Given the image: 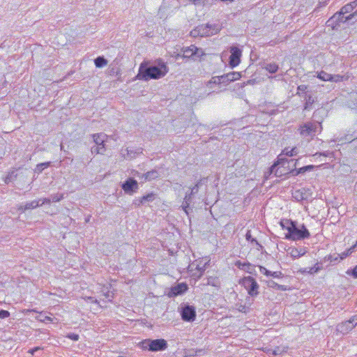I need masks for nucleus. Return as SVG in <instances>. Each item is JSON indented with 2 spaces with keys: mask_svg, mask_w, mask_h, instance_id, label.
I'll return each mask as SVG.
<instances>
[{
  "mask_svg": "<svg viewBox=\"0 0 357 357\" xmlns=\"http://www.w3.org/2000/svg\"><path fill=\"white\" fill-rule=\"evenodd\" d=\"M190 204V202L185 201L183 199V204L181 205V207H182L183 210L185 211V213L186 214H188V210Z\"/></svg>",
  "mask_w": 357,
  "mask_h": 357,
  "instance_id": "8fccbe9b",
  "label": "nucleus"
},
{
  "mask_svg": "<svg viewBox=\"0 0 357 357\" xmlns=\"http://www.w3.org/2000/svg\"><path fill=\"white\" fill-rule=\"evenodd\" d=\"M264 68L270 73H275L278 70L279 66L275 63H269L265 64Z\"/></svg>",
  "mask_w": 357,
  "mask_h": 357,
  "instance_id": "412c9836",
  "label": "nucleus"
},
{
  "mask_svg": "<svg viewBox=\"0 0 357 357\" xmlns=\"http://www.w3.org/2000/svg\"><path fill=\"white\" fill-rule=\"evenodd\" d=\"M283 163L284 160L283 159H280ZM280 164V162L278 160L277 162H275L270 168V174H274L276 176H281L283 174V172L280 170V167H278V166Z\"/></svg>",
  "mask_w": 357,
  "mask_h": 357,
  "instance_id": "f3484780",
  "label": "nucleus"
},
{
  "mask_svg": "<svg viewBox=\"0 0 357 357\" xmlns=\"http://www.w3.org/2000/svg\"><path fill=\"white\" fill-rule=\"evenodd\" d=\"M259 271L261 273L267 276V275L270 274V271L267 270L265 267L259 266Z\"/></svg>",
  "mask_w": 357,
  "mask_h": 357,
  "instance_id": "5fc2aeb1",
  "label": "nucleus"
},
{
  "mask_svg": "<svg viewBox=\"0 0 357 357\" xmlns=\"http://www.w3.org/2000/svg\"><path fill=\"white\" fill-rule=\"evenodd\" d=\"M357 325V314L351 317L349 320L337 325L336 330L343 334L348 333Z\"/></svg>",
  "mask_w": 357,
  "mask_h": 357,
  "instance_id": "0eeeda50",
  "label": "nucleus"
},
{
  "mask_svg": "<svg viewBox=\"0 0 357 357\" xmlns=\"http://www.w3.org/2000/svg\"><path fill=\"white\" fill-rule=\"evenodd\" d=\"M199 184V183H197L193 188H191V191H190V194L193 195L197 194L198 192Z\"/></svg>",
  "mask_w": 357,
  "mask_h": 357,
  "instance_id": "4d7b16f0",
  "label": "nucleus"
},
{
  "mask_svg": "<svg viewBox=\"0 0 357 357\" xmlns=\"http://www.w3.org/2000/svg\"><path fill=\"white\" fill-rule=\"evenodd\" d=\"M294 224L295 222H293L289 220H282L280 222V225L282 227V229L287 230L288 233L290 231V229H291Z\"/></svg>",
  "mask_w": 357,
  "mask_h": 357,
  "instance_id": "4be33fe9",
  "label": "nucleus"
},
{
  "mask_svg": "<svg viewBox=\"0 0 357 357\" xmlns=\"http://www.w3.org/2000/svg\"><path fill=\"white\" fill-rule=\"evenodd\" d=\"M310 236V232L304 225H302L300 227H298L295 222L291 229H290V231L286 234V238L293 241H298L308 238Z\"/></svg>",
  "mask_w": 357,
  "mask_h": 357,
  "instance_id": "39448f33",
  "label": "nucleus"
},
{
  "mask_svg": "<svg viewBox=\"0 0 357 357\" xmlns=\"http://www.w3.org/2000/svg\"><path fill=\"white\" fill-rule=\"evenodd\" d=\"M159 176V173L156 170H151L144 174L145 179L153 180Z\"/></svg>",
  "mask_w": 357,
  "mask_h": 357,
  "instance_id": "393cba45",
  "label": "nucleus"
},
{
  "mask_svg": "<svg viewBox=\"0 0 357 357\" xmlns=\"http://www.w3.org/2000/svg\"><path fill=\"white\" fill-rule=\"evenodd\" d=\"M321 269L320 266L318 263H317L313 267L310 268V270L308 271V273L310 274H313L315 273H317Z\"/></svg>",
  "mask_w": 357,
  "mask_h": 357,
  "instance_id": "49530a36",
  "label": "nucleus"
},
{
  "mask_svg": "<svg viewBox=\"0 0 357 357\" xmlns=\"http://www.w3.org/2000/svg\"><path fill=\"white\" fill-rule=\"evenodd\" d=\"M356 247V245L352 246L351 248H350L349 249H348L347 250L342 252L340 255V259H344V258H346L347 256H349V255H351L353 252H354V250Z\"/></svg>",
  "mask_w": 357,
  "mask_h": 357,
  "instance_id": "a19ab883",
  "label": "nucleus"
},
{
  "mask_svg": "<svg viewBox=\"0 0 357 357\" xmlns=\"http://www.w3.org/2000/svg\"><path fill=\"white\" fill-rule=\"evenodd\" d=\"M133 205H135L136 207H139L141 205L144 204L143 203V201L142 200L141 197L140 198H136L134 199L133 201Z\"/></svg>",
  "mask_w": 357,
  "mask_h": 357,
  "instance_id": "603ef678",
  "label": "nucleus"
},
{
  "mask_svg": "<svg viewBox=\"0 0 357 357\" xmlns=\"http://www.w3.org/2000/svg\"><path fill=\"white\" fill-rule=\"evenodd\" d=\"M40 349H41V348H40V347H34V348H33V349H29V353H30L31 354H32V355H33V354H34V353H35L36 351H39V350H40Z\"/></svg>",
  "mask_w": 357,
  "mask_h": 357,
  "instance_id": "69168bd1",
  "label": "nucleus"
},
{
  "mask_svg": "<svg viewBox=\"0 0 357 357\" xmlns=\"http://www.w3.org/2000/svg\"><path fill=\"white\" fill-rule=\"evenodd\" d=\"M222 84V76L213 77L210 81L207 82V86H210L211 84Z\"/></svg>",
  "mask_w": 357,
  "mask_h": 357,
  "instance_id": "c85d7f7f",
  "label": "nucleus"
},
{
  "mask_svg": "<svg viewBox=\"0 0 357 357\" xmlns=\"http://www.w3.org/2000/svg\"><path fill=\"white\" fill-rule=\"evenodd\" d=\"M83 298L85 301H91V303H96V304L98 303V300L96 298L92 297V296H85V297H83Z\"/></svg>",
  "mask_w": 357,
  "mask_h": 357,
  "instance_id": "6e6d98bb",
  "label": "nucleus"
},
{
  "mask_svg": "<svg viewBox=\"0 0 357 357\" xmlns=\"http://www.w3.org/2000/svg\"><path fill=\"white\" fill-rule=\"evenodd\" d=\"M305 103L304 105V109L309 110L311 109V106L314 102V98L311 95H305Z\"/></svg>",
  "mask_w": 357,
  "mask_h": 357,
  "instance_id": "6ab92c4d",
  "label": "nucleus"
},
{
  "mask_svg": "<svg viewBox=\"0 0 357 357\" xmlns=\"http://www.w3.org/2000/svg\"><path fill=\"white\" fill-rule=\"evenodd\" d=\"M40 200V206H42L45 204H50L51 202V199H49V198H44V199H41Z\"/></svg>",
  "mask_w": 357,
  "mask_h": 357,
  "instance_id": "680f3d73",
  "label": "nucleus"
},
{
  "mask_svg": "<svg viewBox=\"0 0 357 357\" xmlns=\"http://www.w3.org/2000/svg\"><path fill=\"white\" fill-rule=\"evenodd\" d=\"M125 192L132 194L138 188V183L134 178H128L121 185Z\"/></svg>",
  "mask_w": 357,
  "mask_h": 357,
  "instance_id": "f8f14e48",
  "label": "nucleus"
},
{
  "mask_svg": "<svg viewBox=\"0 0 357 357\" xmlns=\"http://www.w3.org/2000/svg\"><path fill=\"white\" fill-rule=\"evenodd\" d=\"M17 177V173L16 170H12L4 177L3 181L6 183H9L14 181Z\"/></svg>",
  "mask_w": 357,
  "mask_h": 357,
  "instance_id": "a211bd4d",
  "label": "nucleus"
},
{
  "mask_svg": "<svg viewBox=\"0 0 357 357\" xmlns=\"http://www.w3.org/2000/svg\"><path fill=\"white\" fill-rule=\"evenodd\" d=\"M50 165V162H42L36 165V171L40 173L44 169L47 168Z\"/></svg>",
  "mask_w": 357,
  "mask_h": 357,
  "instance_id": "f704fd0d",
  "label": "nucleus"
},
{
  "mask_svg": "<svg viewBox=\"0 0 357 357\" xmlns=\"http://www.w3.org/2000/svg\"><path fill=\"white\" fill-rule=\"evenodd\" d=\"M40 200H33L24 205V210L36 208L40 206Z\"/></svg>",
  "mask_w": 357,
  "mask_h": 357,
  "instance_id": "bb28decb",
  "label": "nucleus"
},
{
  "mask_svg": "<svg viewBox=\"0 0 357 357\" xmlns=\"http://www.w3.org/2000/svg\"><path fill=\"white\" fill-rule=\"evenodd\" d=\"M236 306L238 307L237 309L240 312L245 313L248 310V307H246L245 305L237 304Z\"/></svg>",
  "mask_w": 357,
  "mask_h": 357,
  "instance_id": "bf43d9fd",
  "label": "nucleus"
},
{
  "mask_svg": "<svg viewBox=\"0 0 357 357\" xmlns=\"http://www.w3.org/2000/svg\"><path fill=\"white\" fill-rule=\"evenodd\" d=\"M190 272L192 273L191 277L194 278L196 280L199 279L204 274L203 272L195 269V267H194L193 271Z\"/></svg>",
  "mask_w": 357,
  "mask_h": 357,
  "instance_id": "ea45409f",
  "label": "nucleus"
},
{
  "mask_svg": "<svg viewBox=\"0 0 357 357\" xmlns=\"http://www.w3.org/2000/svg\"><path fill=\"white\" fill-rule=\"evenodd\" d=\"M331 75L324 70L320 71L317 74V77L322 81H330L331 80Z\"/></svg>",
  "mask_w": 357,
  "mask_h": 357,
  "instance_id": "c756f323",
  "label": "nucleus"
},
{
  "mask_svg": "<svg viewBox=\"0 0 357 357\" xmlns=\"http://www.w3.org/2000/svg\"><path fill=\"white\" fill-rule=\"evenodd\" d=\"M192 195L190 194V193H186L185 197H184V200L185 201H187V202H189L191 203V201H192Z\"/></svg>",
  "mask_w": 357,
  "mask_h": 357,
  "instance_id": "0e129e2a",
  "label": "nucleus"
},
{
  "mask_svg": "<svg viewBox=\"0 0 357 357\" xmlns=\"http://www.w3.org/2000/svg\"><path fill=\"white\" fill-rule=\"evenodd\" d=\"M192 2L195 5H199L202 3V0H189Z\"/></svg>",
  "mask_w": 357,
  "mask_h": 357,
  "instance_id": "338daca9",
  "label": "nucleus"
},
{
  "mask_svg": "<svg viewBox=\"0 0 357 357\" xmlns=\"http://www.w3.org/2000/svg\"><path fill=\"white\" fill-rule=\"evenodd\" d=\"M206 284L218 287H220V282L217 277H208Z\"/></svg>",
  "mask_w": 357,
  "mask_h": 357,
  "instance_id": "b1692460",
  "label": "nucleus"
},
{
  "mask_svg": "<svg viewBox=\"0 0 357 357\" xmlns=\"http://www.w3.org/2000/svg\"><path fill=\"white\" fill-rule=\"evenodd\" d=\"M36 319L42 322L45 321H52V319L51 317L47 315H44L43 313H40L39 315L36 317Z\"/></svg>",
  "mask_w": 357,
  "mask_h": 357,
  "instance_id": "58836bf2",
  "label": "nucleus"
},
{
  "mask_svg": "<svg viewBox=\"0 0 357 357\" xmlns=\"http://www.w3.org/2000/svg\"><path fill=\"white\" fill-rule=\"evenodd\" d=\"M169 68L165 63H162L159 66H151L146 67L142 63L139 68L136 79L144 81L149 79H158L163 77L167 73Z\"/></svg>",
  "mask_w": 357,
  "mask_h": 357,
  "instance_id": "f257e3e1",
  "label": "nucleus"
},
{
  "mask_svg": "<svg viewBox=\"0 0 357 357\" xmlns=\"http://www.w3.org/2000/svg\"><path fill=\"white\" fill-rule=\"evenodd\" d=\"M51 197H52L51 201H52L54 202H57L61 201L63 198V194H61V193H56V194L52 195L51 196Z\"/></svg>",
  "mask_w": 357,
  "mask_h": 357,
  "instance_id": "37998d69",
  "label": "nucleus"
},
{
  "mask_svg": "<svg viewBox=\"0 0 357 357\" xmlns=\"http://www.w3.org/2000/svg\"><path fill=\"white\" fill-rule=\"evenodd\" d=\"M306 252V250L305 248H293L289 251L290 256L294 259H297L301 256H303Z\"/></svg>",
  "mask_w": 357,
  "mask_h": 357,
  "instance_id": "dca6fc26",
  "label": "nucleus"
},
{
  "mask_svg": "<svg viewBox=\"0 0 357 357\" xmlns=\"http://www.w3.org/2000/svg\"><path fill=\"white\" fill-rule=\"evenodd\" d=\"M230 52L231 55L229 57V65L231 67L234 68L237 66L241 62L242 51L237 47H231Z\"/></svg>",
  "mask_w": 357,
  "mask_h": 357,
  "instance_id": "9d476101",
  "label": "nucleus"
},
{
  "mask_svg": "<svg viewBox=\"0 0 357 357\" xmlns=\"http://www.w3.org/2000/svg\"><path fill=\"white\" fill-rule=\"evenodd\" d=\"M298 153V149L296 147H294L291 149H289V148H285L282 151V154H284L287 156H294L296 155Z\"/></svg>",
  "mask_w": 357,
  "mask_h": 357,
  "instance_id": "a878e982",
  "label": "nucleus"
},
{
  "mask_svg": "<svg viewBox=\"0 0 357 357\" xmlns=\"http://www.w3.org/2000/svg\"><path fill=\"white\" fill-rule=\"evenodd\" d=\"M314 166H313V165H307V166L301 167L298 170H296V173L295 174V175L305 173L306 171L312 170L314 169Z\"/></svg>",
  "mask_w": 357,
  "mask_h": 357,
  "instance_id": "4c0bfd02",
  "label": "nucleus"
},
{
  "mask_svg": "<svg viewBox=\"0 0 357 357\" xmlns=\"http://www.w3.org/2000/svg\"><path fill=\"white\" fill-rule=\"evenodd\" d=\"M93 142L97 145L91 148L92 153L102 154L105 151V142L107 140V135L105 133H96L92 135Z\"/></svg>",
  "mask_w": 357,
  "mask_h": 357,
  "instance_id": "423d86ee",
  "label": "nucleus"
},
{
  "mask_svg": "<svg viewBox=\"0 0 357 357\" xmlns=\"http://www.w3.org/2000/svg\"><path fill=\"white\" fill-rule=\"evenodd\" d=\"M188 285L185 283H178L175 286L172 287L169 293V296H177L178 295H181L184 294L188 290Z\"/></svg>",
  "mask_w": 357,
  "mask_h": 357,
  "instance_id": "ddd939ff",
  "label": "nucleus"
},
{
  "mask_svg": "<svg viewBox=\"0 0 357 357\" xmlns=\"http://www.w3.org/2000/svg\"><path fill=\"white\" fill-rule=\"evenodd\" d=\"M155 195L153 192L149 193L146 195H144L141 197L143 203L145 204L146 202H151L155 199Z\"/></svg>",
  "mask_w": 357,
  "mask_h": 357,
  "instance_id": "2f4dec72",
  "label": "nucleus"
},
{
  "mask_svg": "<svg viewBox=\"0 0 357 357\" xmlns=\"http://www.w3.org/2000/svg\"><path fill=\"white\" fill-rule=\"evenodd\" d=\"M347 273L348 275L351 274L355 278H357V266L351 271H347Z\"/></svg>",
  "mask_w": 357,
  "mask_h": 357,
  "instance_id": "052dcab7",
  "label": "nucleus"
},
{
  "mask_svg": "<svg viewBox=\"0 0 357 357\" xmlns=\"http://www.w3.org/2000/svg\"><path fill=\"white\" fill-rule=\"evenodd\" d=\"M245 238L247 241H250L252 243H255L257 245L259 246V248H257L258 250H259V248H261L262 246L258 243V241L252 236V234H251V231L250 230H248L245 234Z\"/></svg>",
  "mask_w": 357,
  "mask_h": 357,
  "instance_id": "7c9ffc66",
  "label": "nucleus"
},
{
  "mask_svg": "<svg viewBox=\"0 0 357 357\" xmlns=\"http://www.w3.org/2000/svg\"><path fill=\"white\" fill-rule=\"evenodd\" d=\"M282 275H282V272H280V271H274V272L270 271V274L267 275V276H272L273 278H282Z\"/></svg>",
  "mask_w": 357,
  "mask_h": 357,
  "instance_id": "09e8293b",
  "label": "nucleus"
},
{
  "mask_svg": "<svg viewBox=\"0 0 357 357\" xmlns=\"http://www.w3.org/2000/svg\"><path fill=\"white\" fill-rule=\"evenodd\" d=\"M243 284L245 287L248 289V294L252 296H256L258 294L257 289L259 285L256 280L252 277H246L243 280Z\"/></svg>",
  "mask_w": 357,
  "mask_h": 357,
  "instance_id": "1a4fd4ad",
  "label": "nucleus"
},
{
  "mask_svg": "<svg viewBox=\"0 0 357 357\" xmlns=\"http://www.w3.org/2000/svg\"><path fill=\"white\" fill-rule=\"evenodd\" d=\"M331 154H332V153L330 151H325V152H321V153L317 152L314 155V156L323 155L325 157H328V156L331 155Z\"/></svg>",
  "mask_w": 357,
  "mask_h": 357,
  "instance_id": "13d9d810",
  "label": "nucleus"
},
{
  "mask_svg": "<svg viewBox=\"0 0 357 357\" xmlns=\"http://www.w3.org/2000/svg\"><path fill=\"white\" fill-rule=\"evenodd\" d=\"M354 9L352 7V4L347 3V5H345L344 6H343L341 8L340 11L342 12V13L345 15V14H347V13L351 12Z\"/></svg>",
  "mask_w": 357,
  "mask_h": 357,
  "instance_id": "79ce46f5",
  "label": "nucleus"
},
{
  "mask_svg": "<svg viewBox=\"0 0 357 357\" xmlns=\"http://www.w3.org/2000/svg\"><path fill=\"white\" fill-rule=\"evenodd\" d=\"M307 86L306 85L302 84L299 85L297 87V93L296 94L298 96H301V93H305V91L307 90Z\"/></svg>",
  "mask_w": 357,
  "mask_h": 357,
  "instance_id": "a18cd8bd",
  "label": "nucleus"
},
{
  "mask_svg": "<svg viewBox=\"0 0 357 357\" xmlns=\"http://www.w3.org/2000/svg\"><path fill=\"white\" fill-rule=\"evenodd\" d=\"M104 296L106 298L108 299L109 301H111L112 298H113L109 290H107L106 292H104Z\"/></svg>",
  "mask_w": 357,
  "mask_h": 357,
  "instance_id": "e2e57ef3",
  "label": "nucleus"
},
{
  "mask_svg": "<svg viewBox=\"0 0 357 357\" xmlns=\"http://www.w3.org/2000/svg\"><path fill=\"white\" fill-rule=\"evenodd\" d=\"M67 337H68V338H70V340H74V341H77V340H79V335H77V334H75V333H70V334H68V335H67Z\"/></svg>",
  "mask_w": 357,
  "mask_h": 357,
  "instance_id": "864d4df0",
  "label": "nucleus"
},
{
  "mask_svg": "<svg viewBox=\"0 0 357 357\" xmlns=\"http://www.w3.org/2000/svg\"><path fill=\"white\" fill-rule=\"evenodd\" d=\"M287 347H277L272 351V355L273 356H280L283 353L287 352Z\"/></svg>",
  "mask_w": 357,
  "mask_h": 357,
  "instance_id": "cd10ccee",
  "label": "nucleus"
},
{
  "mask_svg": "<svg viewBox=\"0 0 357 357\" xmlns=\"http://www.w3.org/2000/svg\"><path fill=\"white\" fill-rule=\"evenodd\" d=\"M196 46L194 45H190V47H185L183 50V56L186 58H190L193 56V52L196 51Z\"/></svg>",
  "mask_w": 357,
  "mask_h": 357,
  "instance_id": "aec40b11",
  "label": "nucleus"
},
{
  "mask_svg": "<svg viewBox=\"0 0 357 357\" xmlns=\"http://www.w3.org/2000/svg\"><path fill=\"white\" fill-rule=\"evenodd\" d=\"M181 316L185 321H193L196 317L195 308L192 305H185L181 308Z\"/></svg>",
  "mask_w": 357,
  "mask_h": 357,
  "instance_id": "6e6552de",
  "label": "nucleus"
},
{
  "mask_svg": "<svg viewBox=\"0 0 357 357\" xmlns=\"http://www.w3.org/2000/svg\"><path fill=\"white\" fill-rule=\"evenodd\" d=\"M107 60L105 59L103 56H98L94 60V63L96 67L97 68H102L107 64Z\"/></svg>",
  "mask_w": 357,
  "mask_h": 357,
  "instance_id": "5701e85b",
  "label": "nucleus"
},
{
  "mask_svg": "<svg viewBox=\"0 0 357 357\" xmlns=\"http://www.w3.org/2000/svg\"><path fill=\"white\" fill-rule=\"evenodd\" d=\"M196 51H194L193 52V56L192 58L194 59H197L198 58H201L202 56H204L205 54L204 50L201 48H198L197 47H196Z\"/></svg>",
  "mask_w": 357,
  "mask_h": 357,
  "instance_id": "c9c22d12",
  "label": "nucleus"
},
{
  "mask_svg": "<svg viewBox=\"0 0 357 357\" xmlns=\"http://www.w3.org/2000/svg\"><path fill=\"white\" fill-rule=\"evenodd\" d=\"M345 77H348L344 76V75H331L330 82H340L343 81Z\"/></svg>",
  "mask_w": 357,
  "mask_h": 357,
  "instance_id": "473e14b6",
  "label": "nucleus"
},
{
  "mask_svg": "<svg viewBox=\"0 0 357 357\" xmlns=\"http://www.w3.org/2000/svg\"><path fill=\"white\" fill-rule=\"evenodd\" d=\"M222 76V84H228L229 83L238 80L241 78V73L238 72H231L227 74H224Z\"/></svg>",
  "mask_w": 357,
  "mask_h": 357,
  "instance_id": "2eb2a0df",
  "label": "nucleus"
},
{
  "mask_svg": "<svg viewBox=\"0 0 357 357\" xmlns=\"http://www.w3.org/2000/svg\"><path fill=\"white\" fill-rule=\"evenodd\" d=\"M236 265L242 270H246L251 266L250 263H241L240 261H237Z\"/></svg>",
  "mask_w": 357,
  "mask_h": 357,
  "instance_id": "c03bdc74",
  "label": "nucleus"
},
{
  "mask_svg": "<svg viewBox=\"0 0 357 357\" xmlns=\"http://www.w3.org/2000/svg\"><path fill=\"white\" fill-rule=\"evenodd\" d=\"M167 348V341L164 339H156L151 340V351H163Z\"/></svg>",
  "mask_w": 357,
  "mask_h": 357,
  "instance_id": "4468645a",
  "label": "nucleus"
},
{
  "mask_svg": "<svg viewBox=\"0 0 357 357\" xmlns=\"http://www.w3.org/2000/svg\"><path fill=\"white\" fill-rule=\"evenodd\" d=\"M268 286L271 287L276 288L278 290L285 291L287 289L286 287L284 285L278 284L274 281H270L268 282Z\"/></svg>",
  "mask_w": 357,
  "mask_h": 357,
  "instance_id": "e433bc0d",
  "label": "nucleus"
},
{
  "mask_svg": "<svg viewBox=\"0 0 357 357\" xmlns=\"http://www.w3.org/2000/svg\"><path fill=\"white\" fill-rule=\"evenodd\" d=\"M10 316V312L7 310H0V319H5Z\"/></svg>",
  "mask_w": 357,
  "mask_h": 357,
  "instance_id": "3c124183",
  "label": "nucleus"
},
{
  "mask_svg": "<svg viewBox=\"0 0 357 357\" xmlns=\"http://www.w3.org/2000/svg\"><path fill=\"white\" fill-rule=\"evenodd\" d=\"M349 4H352L353 9H354L357 6V2L356 1L349 3Z\"/></svg>",
  "mask_w": 357,
  "mask_h": 357,
  "instance_id": "774afa93",
  "label": "nucleus"
},
{
  "mask_svg": "<svg viewBox=\"0 0 357 357\" xmlns=\"http://www.w3.org/2000/svg\"><path fill=\"white\" fill-rule=\"evenodd\" d=\"M132 153L134 154V153L132 151H130L128 148L121 149V154L123 155L124 158H126V155H127L128 157L130 156V158H132Z\"/></svg>",
  "mask_w": 357,
  "mask_h": 357,
  "instance_id": "de8ad7c7",
  "label": "nucleus"
},
{
  "mask_svg": "<svg viewBox=\"0 0 357 357\" xmlns=\"http://www.w3.org/2000/svg\"><path fill=\"white\" fill-rule=\"evenodd\" d=\"M219 31L218 26L206 24L196 26L190 31V35L194 38L208 37L218 33Z\"/></svg>",
  "mask_w": 357,
  "mask_h": 357,
  "instance_id": "7ed1b4c3",
  "label": "nucleus"
},
{
  "mask_svg": "<svg viewBox=\"0 0 357 357\" xmlns=\"http://www.w3.org/2000/svg\"><path fill=\"white\" fill-rule=\"evenodd\" d=\"M151 340L147 339L142 341L140 345L142 349L151 351Z\"/></svg>",
  "mask_w": 357,
  "mask_h": 357,
  "instance_id": "72a5a7b5",
  "label": "nucleus"
},
{
  "mask_svg": "<svg viewBox=\"0 0 357 357\" xmlns=\"http://www.w3.org/2000/svg\"><path fill=\"white\" fill-rule=\"evenodd\" d=\"M209 261L210 260L206 258L195 260L193 263L189 265L188 271H192L193 268L195 267V269L204 273L207 266L208 265Z\"/></svg>",
  "mask_w": 357,
  "mask_h": 357,
  "instance_id": "9b49d317",
  "label": "nucleus"
},
{
  "mask_svg": "<svg viewBox=\"0 0 357 357\" xmlns=\"http://www.w3.org/2000/svg\"><path fill=\"white\" fill-rule=\"evenodd\" d=\"M322 126L319 122H307L300 126L298 131L301 137L310 140L317 133L321 132Z\"/></svg>",
  "mask_w": 357,
  "mask_h": 357,
  "instance_id": "f03ea898",
  "label": "nucleus"
},
{
  "mask_svg": "<svg viewBox=\"0 0 357 357\" xmlns=\"http://www.w3.org/2000/svg\"><path fill=\"white\" fill-rule=\"evenodd\" d=\"M352 20H354L353 22L357 20V10L347 16H345L341 11L336 13L327 21V24L328 26H331L335 29L340 26V23H344Z\"/></svg>",
  "mask_w": 357,
  "mask_h": 357,
  "instance_id": "20e7f679",
  "label": "nucleus"
}]
</instances>
